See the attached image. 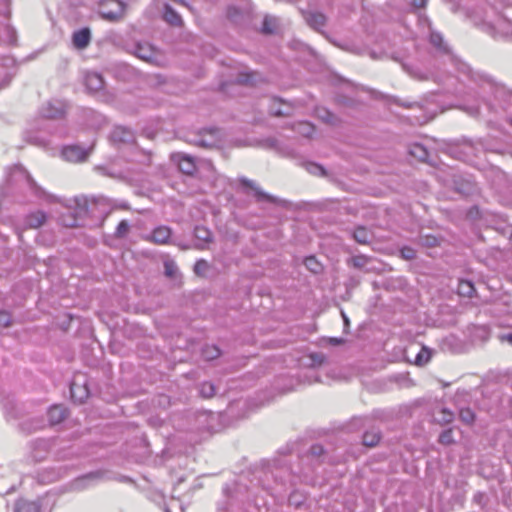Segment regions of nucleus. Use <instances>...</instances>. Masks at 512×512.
I'll return each mask as SVG.
<instances>
[{
  "label": "nucleus",
  "mask_w": 512,
  "mask_h": 512,
  "mask_svg": "<svg viewBox=\"0 0 512 512\" xmlns=\"http://www.w3.org/2000/svg\"><path fill=\"white\" fill-rule=\"evenodd\" d=\"M429 42L435 50V55L443 58L444 62L449 63L457 72L480 85H487L491 89L495 88V84L490 77L483 73L474 71L467 63L454 55L448 43L439 32L431 31Z\"/></svg>",
  "instance_id": "f257e3e1"
},
{
  "label": "nucleus",
  "mask_w": 512,
  "mask_h": 512,
  "mask_svg": "<svg viewBox=\"0 0 512 512\" xmlns=\"http://www.w3.org/2000/svg\"><path fill=\"white\" fill-rule=\"evenodd\" d=\"M76 204L81 215H91L101 219V222L108 216L111 211L110 204L106 198L100 197L88 201L86 198L76 199Z\"/></svg>",
  "instance_id": "f03ea898"
},
{
  "label": "nucleus",
  "mask_w": 512,
  "mask_h": 512,
  "mask_svg": "<svg viewBox=\"0 0 512 512\" xmlns=\"http://www.w3.org/2000/svg\"><path fill=\"white\" fill-rule=\"evenodd\" d=\"M239 183L244 188H248L253 191L255 200L258 203L268 202V203H272V204H275V205L281 206V207H287L289 204V202L287 200L281 199L279 197L273 196V195L265 192L255 181L250 180L246 177H240Z\"/></svg>",
  "instance_id": "7ed1b4c3"
},
{
  "label": "nucleus",
  "mask_w": 512,
  "mask_h": 512,
  "mask_svg": "<svg viewBox=\"0 0 512 512\" xmlns=\"http://www.w3.org/2000/svg\"><path fill=\"white\" fill-rule=\"evenodd\" d=\"M185 141L198 147L213 148L219 141V130L217 128H203L197 133L187 135Z\"/></svg>",
  "instance_id": "20e7f679"
},
{
  "label": "nucleus",
  "mask_w": 512,
  "mask_h": 512,
  "mask_svg": "<svg viewBox=\"0 0 512 512\" xmlns=\"http://www.w3.org/2000/svg\"><path fill=\"white\" fill-rule=\"evenodd\" d=\"M132 54H134L137 58L155 65H161V53L157 50L153 45L149 42H136L132 45L129 50Z\"/></svg>",
  "instance_id": "39448f33"
},
{
  "label": "nucleus",
  "mask_w": 512,
  "mask_h": 512,
  "mask_svg": "<svg viewBox=\"0 0 512 512\" xmlns=\"http://www.w3.org/2000/svg\"><path fill=\"white\" fill-rule=\"evenodd\" d=\"M125 4L120 0H102L99 3L98 12L101 18L117 22L124 16Z\"/></svg>",
  "instance_id": "423d86ee"
},
{
  "label": "nucleus",
  "mask_w": 512,
  "mask_h": 512,
  "mask_svg": "<svg viewBox=\"0 0 512 512\" xmlns=\"http://www.w3.org/2000/svg\"><path fill=\"white\" fill-rule=\"evenodd\" d=\"M53 446L52 439H35L29 444L28 459L33 463H39L45 460Z\"/></svg>",
  "instance_id": "0eeeda50"
},
{
  "label": "nucleus",
  "mask_w": 512,
  "mask_h": 512,
  "mask_svg": "<svg viewBox=\"0 0 512 512\" xmlns=\"http://www.w3.org/2000/svg\"><path fill=\"white\" fill-rule=\"evenodd\" d=\"M67 111V104L60 99H51L45 102L39 109L41 117L46 119H62Z\"/></svg>",
  "instance_id": "6e6552de"
},
{
  "label": "nucleus",
  "mask_w": 512,
  "mask_h": 512,
  "mask_svg": "<svg viewBox=\"0 0 512 512\" xmlns=\"http://www.w3.org/2000/svg\"><path fill=\"white\" fill-rule=\"evenodd\" d=\"M172 236V229L166 225L154 228L151 233L144 235L143 239L157 245L168 244Z\"/></svg>",
  "instance_id": "1a4fd4ad"
},
{
  "label": "nucleus",
  "mask_w": 512,
  "mask_h": 512,
  "mask_svg": "<svg viewBox=\"0 0 512 512\" xmlns=\"http://www.w3.org/2000/svg\"><path fill=\"white\" fill-rule=\"evenodd\" d=\"M114 145L131 144L135 141L134 132L125 126H115L109 136Z\"/></svg>",
  "instance_id": "9d476101"
},
{
  "label": "nucleus",
  "mask_w": 512,
  "mask_h": 512,
  "mask_svg": "<svg viewBox=\"0 0 512 512\" xmlns=\"http://www.w3.org/2000/svg\"><path fill=\"white\" fill-rule=\"evenodd\" d=\"M92 147L84 149L78 145L66 146L62 150V156L70 162H82L88 157Z\"/></svg>",
  "instance_id": "9b49d317"
},
{
  "label": "nucleus",
  "mask_w": 512,
  "mask_h": 512,
  "mask_svg": "<svg viewBox=\"0 0 512 512\" xmlns=\"http://www.w3.org/2000/svg\"><path fill=\"white\" fill-rule=\"evenodd\" d=\"M260 31L265 35L279 34L282 31L281 19L273 15H265Z\"/></svg>",
  "instance_id": "f8f14e48"
},
{
  "label": "nucleus",
  "mask_w": 512,
  "mask_h": 512,
  "mask_svg": "<svg viewBox=\"0 0 512 512\" xmlns=\"http://www.w3.org/2000/svg\"><path fill=\"white\" fill-rule=\"evenodd\" d=\"M402 68L405 72H407L412 78L419 80V81H428V80H434L438 81L437 78L434 76L433 73L428 71H423L420 67L402 63Z\"/></svg>",
  "instance_id": "ddd939ff"
},
{
  "label": "nucleus",
  "mask_w": 512,
  "mask_h": 512,
  "mask_svg": "<svg viewBox=\"0 0 512 512\" xmlns=\"http://www.w3.org/2000/svg\"><path fill=\"white\" fill-rule=\"evenodd\" d=\"M91 42V31L88 27L75 31L72 35V43L75 48L83 50L89 46Z\"/></svg>",
  "instance_id": "4468645a"
},
{
  "label": "nucleus",
  "mask_w": 512,
  "mask_h": 512,
  "mask_svg": "<svg viewBox=\"0 0 512 512\" xmlns=\"http://www.w3.org/2000/svg\"><path fill=\"white\" fill-rule=\"evenodd\" d=\"M174 161L177 162L179 170L187 175H193L196 171V164L194 159L186 154H177L174 156Z\"/></svg>",
  "instance_id": "2eb2a0df"
},
{
  "label": "nucleus",
  "mask_w": 512,
  "mask_h": 512,
  "mask_svg": "<svg viewBox=\"0 0 512 512\" xmlns=\"http://www.w3.org/2000/svg\"><path fill=\"white\" fill-rule=\"evenodd\" d=\"M284 104L282 99L273 97L271 99L270 105H269V113L273 116L277 117H288L292 115V107L285 104V109H282L281 106Z\"/></svg>",
  "instance_id": "dca6fc26"
},
{
  "label": "nucleus",
  "mask_w": 512,
  "mask_h": 512,
  "mask_svg": "<svg viewBox=\"0 0 512 512\" xmlns=\"http://www.w3.org/2000/svg\"><path fill=\"white\" fill-rule=\"evenodd\" d=\"M85 86L91 92H98L104 86V79L101 74L97 72H88L85 75Z\"/></svg>",
  "instance_id": "f3484780"
},
{
  "label": "nucleus",
  "mask_w": 512,
  "mask_h": 512,
  "mask_svg": "<svg viewBox=\"0 0 512 512\" xmlns=\"http://www.w3.org/2000/svg\"><path fill=\"white\" fill-rule=\"evenodd\" d=\"M71 398L74 402L83 403L89 396V391L85 384L80 385L76 380L70 384Z\"/></svg>",
  "instance_id": "a211bd4d"
},
{
  "label": "nucleus",
  "mask_w": 512,
  "mask_h": 512,
  "mask_svg": "<svg viewBox=\"0 0 512 512\" xmlns=\"http://www.w3.org/2000/svg\"><path fill=\"white\" fill-rule=\"evenodd\" d=\"M50 425L61 423L67 417V409L62 405H53L47 412Z\"/></svg>",
  "instance_id": "6ab92c4d"
},
{
  "label": "nucleus",
  "mask_w": 512,
  "mask_h": 512,
  "mask_svg": "<svg viewBox=\"0 0 512 512\" xmlns=\"http://www.w3.org/2000/svg\"><path fill=\"white\" fill-rule=\"evenodd\" d=\"M16 42V31L8 23H0V45H12Z\"/></svg>",
  "instance_id": "aec40b11"
},
{
  "label": "nucleus",
  "mask_w": 512,
  "mask_h": 512,
  "mask_svg": "<svg viewBox=\"0 0 512 512\" xmlns=\"http://www.w3.org/2000/svg\"><path fill=\"white\" fill-rule=\"evenodd\" d=\"M454 188L459 194L468 196L476 191V185L473 181L468 179H455Z\"/></svg>",
  "instance_id": "412c9836"
},
{
  "label": "nucleus",
  "mask_w": 512,
  "mask_h": 512,
  "mask_svg": "<svg viewBox=\"0 0 512 512\" xmlns=\"http://www.w3.org/2000/svg\"><path fill=\"white\" fill-rule=\"evenodd\" d=\"M306 21L310 27L319 31L326 24V16L320 12H310L306 15Z\"/></svg>",
  "instance_id": "4be33fe9"
},
{
  "label": "nucleus",
  "mask_w": 512,
  "mask_h": 512,
  "mask_svg": "<svg viewBox=\"0 0 512 512\" xmlns=\"http://www.w3.org/2000/svg\"><path fill=\"white\" fill-rule=\"evenodd\" d=\"M46 214L43 211H36L27 215L25 224L29 228H38L44 224Z\"/></svg>",
  "instance_id": "5701e85b"
},
{
  "label": "nucleus",
  "mask_w": 512,
  "mask_h": 512,
  "mask_svg": "<svg viewBox=\"0 0 512 512\" xmlns=\"http://www.w3.org/2000/svg\"><path fill=\"white\" fill-rule=\"evenodd\" d=\"M353 238L359 244H368L373 238V234L364 226L357 227L353 232Z\"/></svg>",
  "instance_id": "b1692460"
},
{
  "label": "nucleus",
  "mask_w": 512,
  "mask_h": 512,
  "mask_svg": "<svg viewBox=\"0 0 512 512\" xmlns=\"http://www.w3.org/2000/svg\"><path fill=\"white\" fill-rule=\"evenodd\" d=\"M164 20L173 25V26H181L182 25V19L181 16L168 4H165L164 6Z\"/></svg>",
  "instance_id": "393cba45"
},
{
  "label": "nucleus",
  "mask_w": 512,
  "mask_h": 512,
  "mask_svg": "<svg viewBox=\"0 0 512 512\" xmlns=\"http://www.w3.org/2000/svg\"><path fill=\"white\" fill-rule=\"evenodd\" d=\"M14 512H40V505L34 501L19 500L15 504Z\"/></svg>",
  "instance_id": "a878e982"
},
{
  "label": "nucleus",
  "mask_w": 512,
  "mask_h": 512,
  "mask_svg": "<svg viewBox=\"0 0 512 512\" xmlns=\"http://www.w3.org/2000/svg\"><path fill=\"white\" fill-rule=\"evenodd\" d=\"M457 292L460 296L471 298L476 290L474 284L469 280H459Z\"/></svg>",
  "instance_id": "bb28decb"
},
{
  "label": "nucleus",
  "mask_w": 512,
  "mask_h": 512,
  "mask_svg": "<svg viewBox=\"0 0 512 512\" xmlns=\"http://www.w3.org/2000/svg\"><path fill=\"white\" fill-rule=\"evenodd\" d=\"M409 153L419 161H426L428 158V150L419 143H414L409 147Z\"/></svg>",
  "instance_id": "cd10ccee"
},
{
  "label": "nucleus",
  "mask_w": 512,
  "mask_h": 512,
  "mask_svg": "<svg viewBox=\"0 0 512 512\" xmlns=\"http://www.w3.org/2000/svg\"><path fill=\"white\" fill-rule=\"evenodd\" d=\"M380 438V432L378 430L372 429L370 431H366L363 434L362 443L367 447H374L378 444Z\"/></svg>",
  "instance_id": "c85d7f7f"
},
{
  "label": "nucleus",
  "mask_w": 512,
  "mask_h": 512,
  "mask_svg": "<svg viewBox=\"0 0 512 512\" xmlns=\"http://www.w3.org/2000/svg\"><path fill=\"white\" fill-rule=\"evenodd\" d=\"M431 356H432L431 349H429L426 346H422L420 351L416 354L413 363L417 366L422 367L430 361Z\"/></svg>",
  "instance_id": "c756f323"
},
{
  "label": "nucleus",
  "mask_w": 512,
  "mask_h": 512,
  "mask_svg": "<svg viewBox=\"0 0 512 512\" xmlns=\"http://www.w3.org/2000/svg\"><path fill=\"white\" fill-rule=\"evenodd\" d=\"M194 236L197 240L202 241L204 243H209L212 241V233L205 226H196L194 229Z\"/></svg>",
  "instance_id": "7c9ffc66"
},
{
  "label": "nucleus",
  "mask_w": 512,
  "mask_h": 512,
  "mask_svg": "<svg viewBox=\"0 0 512 512\" xmlns=\"http://www.w3.org/2000/svg\"><path fill=\"white\" fill-rule=\"evenodd\" d=\"M201 354L205 360L211 361L218 358L221 354V351L216 345H205L202 348Z\"/></svg>",
  "instance_id": "2f4dec72"
},
{
  "label": "nucleus",
  "mask_w": 512,
  "mask_h": 512,
  "mask_svg": "<svg viewBox=\"0 0 512 512\" xmlns=\"http://www.w3.org/2000/svg\"><path fill=\"white\" fill-rule=\"evenodd\" d=\"M305 267L313 274L321 273L323 266L315 256H308L304 259Z\"/></svg>",
  "instance_id": "473e14b6"
},
{
  "label": "nucleus",
  "mask_w": 512,
  "mask_h": 512,
  "mask_svg": "<svg viewBox=\"0 0 512 512\" xmlns=\"http://www.w3.org/2000/svg\"><path fill=\"white\" fill-rule=\"evenodd\" d=\"M459 418L467 425H472L475 421V413L468 407H459Z\"/></svg>",
  "instance_id": "72a5a7b5"
},
{
  "label": "nucleus",
  "mask_w": 512,
  "mask_h": 512,
  "mask_svg": "<svg viewBox=\"0 0 512 512\" xmlns=\"http://www.w3.org/2000/svg\"><path fill=\"white\" fill-rule=\"evenodd\" d=\"M308 360H309V362L307 363V366L309 368L314 369V368L321 366L325 362L326 357L321 352H315V353L309 354Z\"/></svg>",
  "instance_id": "f704fd0d"
},
{
  "label": "nucleus",
  "mask_w": 512,
  "mask_h": 512,
  "mask_svg": "<svg viewBox=\"0 0 512 512\" xmlns=\"http://www.w3.org/2000/svg\"><path fill=\"white\" fill-rule=\"evenodd\" d=\"M418 242L420 245H422L424 247L432 248V247H436L439 245L440 239L438 237H436L435 235L427 234V235H420Z\"/></svg>",
  "instance_id": "c9c22d12"
},
{
  "label": "nucleus",
  "mask_w": 512,
  "mask_h": 512,
  "mask_svg": "<svg viewBox=\"0 0 512 512\" xmlns=\"http://www.w3.org/2000/svg\"><path fill=\"white\" fill-rule=\"evenodd\" d=\"M303 166L306 169V171L309 172L312 175H316V176H325L326 175L325 168L322 165L318 164V163H315V162H305L303 164Z\"/></svg>",
  "instance_id": "e433bc0d"
},
{
  "label": "nucleus",
  "mask_w": 512,
  "mask_h": 512,
  "mask_svg": "<svg viewBox=\"0 0 512 512\" xmlns=\"http://www.w3.org/2000/svg\"><path fill=\"white\" fill-rule=\"evenodd\" d=\"M294 129L300 133L301 135H303L304 137H311L313 132H314V126L309 123V122H306V121H303V122H299L296 124V126L294 127Z\"/></svg>",
  "instance_id": "4c0bfd02"
},
{
  "label": "nucleus",
  "mask_w": 512,
  "mask_h": 512,
  "mask_svg": "<svg viewBox=\"0 0 512 512\" xmlns=\"http://www.w3.org/2000/svg\"><path fill=\"white\" fill-rule=\"evenodd\" d=\"M199 393L203 398H211L216 393V387L211 382H203L200 384Z\"/></svg>",
  "instance_id": "58836bf2"
},
{
  "label": "nucleus",
  "mask_w": 512,
  "mask_h": 512,
  "mask_svg": "<svg viewBox=\"0 0 512 512\" xmlns=\"http://www.w3.org/2000/svg\"><path fill=\"white\" fill-rule=\"evenodd\" d=\"M130 230V224L127 220H122L116 227L114 236L118 239L125 238Z\"/></svg>",
  "instance_id": "ea45409f"
},
{
  "label": "nucleus",
  "mask_w": 512,
  "mask_h": 512,
  "mask_svg": "<svg viewBox=\"0 0 512 512\" xmlns=\"http://www.w3.org/2000/svg\"><path fill=\"white\" fill-rule=\"evenodd\" d=\"M227 17L234 23H240L243 18L242 10L235 6H229L227 9Z\"/></svg>",
  "instance_id": "a19ab883"
},
{
  "label": "nucleus",
  "mask_w": 512,
  "mask_h": 512,
  "mask_svg": "<svg viewBox=\"0 0 512 512\" xmlns=\"http://www.w3.org/2000/svg\"><path fill=\"white\" fill-rule=\"evenodd\" d=\"M454 420V413L448 408H442L439 411L437 421L440 424H449Z\"/></svg>",
  "instance_id": "79ce46f5"
},
{
  "label": "nucleus",
  "mask_w": 512,
  "mask_h": 512,
  "mask_svg": "<svg viewBox=\"0 0 512 512\" xmlns=\"http://www.w3.org/2000/svg\"><path fill=\"white\" fill-rule=\"evenodd\" d=\"M164 272L165 275L169 278L175 277L178 272L176 263L173 260L164 261Z\"/></svg>",
  "instance_id": "37998d69"
},
{
  "label": "nucleus",
  "mask_w": 512,
  "mask_h": 512,
  "mask_svg": "<svg viewBox=\"0 0 512 512\" xmlns=\"http://www.w3.org/2000/svg\"><path fill=\"white\" fill-rule=\"evenodd\" d=\"M438 441H439V443H441L443 445H450V444L454 443L452 429L449 428V429L442 431L441 434L439 435Z\"/></svg>",
  "instance_id": "c03bdc74"
},
{
  "label": "nucleus",
  "mask_w": 512,
  "mask_h": 512,
  "mask_svg": "<svg viewBox=\"0 0 512 512\" xmlns=\"http://www.w3.org/2000/svg\"><path fill=\"white\" fill-rule=\"evenodd\" d=\"M94 478H96V474L89 473L80 478H77L74 482V486L78 489H83L87 486V482H89L90 480H92Z\"/></svg>",
  "instance_id": "a18cd8bd"
},
{
  "label": "nucleus",
  "mask_w": 512,
  "mask_h": 512,
  "mask_svg": "<svg viewBox=\"0 0 512 512\" xmlns=\"http://www.w3.org/2000/svg\"><path fill=\"white\" fill-rule=\"evenodd\" d=\"M400 255L404 260H413L416 258V251L410 246H404L400 249Z\"/></svg>",
  "instance_id": "49530a36"
},
{
  "label": "nucleus",
  "mask_w": 512,
  "mask_h": 512,
  "mask_svg": "<svg viewBox=\"0 0 512 512\" xmlns=\"http://www.w3.org/2000/svg\"><path fill=\"white\" fill-rule=\"evenodd\" d=\"M12 79V74L0 67V89L6 87Z\"/></svg>",
  "instance_id": "de8ad7c7"
},
{
  "label": "nucleus",
  "mask_w": 512,
  "mask_h": 512,
  "mask_svg": "<svg viewBox=\"0 0 512 512\" xmlns=\"http://www.w3.org/2000/svg\"><path fill=\"white\" fill-rule=\"evenodd\" d=\"M208 268V263L204 259L197 260L194 265V272L197 275H202Z\"/></svg>",
  "instance_id": "09e8293b"
},
{
  "label": "nucleus",
  "mask_w": 512,
  "mask_h": 512,
  "mask_svg": "<svg viewBox=\"0 0 512 512\" xmlns=\"http://www.w3.org/2000/svg\"><path fill=\"white\" fill-rule=\"evenodd\" d=\"M95 169L99 171L102 175L109 176L112 178H121L120 173L113 172L109 167L96 166Z\"/></svg>",
  "instance_id": "8fccbe9b"
},
{
  "label": "nucleus",
  "mask_w": 512,
  "mask_h": 512,
  "mask_svg": "<svg viewBox=\"0 0 512 512\" xmlns=\"http://www.w3.org/2000/svg\"><path fill=\"white\" fill-rule=\"evenodd\" d=\"M367 261V257L363 255H358L351 258L352 265L355 268H362L363 266L366 265Z\"/></svg>",
  "instance_id": "3c124183"
},
{
  "label": "nucleus",
  "mask_w": 512,
  "mask_h": 512,
  "mask_svg": "<svg viewBox=\"0 0 512 512\" xmlns=\"http://www.w3.org/2000/svg\"><path fill=\"white\" fill-rule=\"evenodd\" d=\"M319 117L322 118L327 123H334L335 116L329 110L321 109L318 111Z\"/></svg>",
  "instance_id": "603ef678"
},
{
  "label": "nucleus",
  "mask_w": 512,
  "mask_h": 512,
  "mask_svg": "<svg viewBox=\"0 0 512 512\" xmlns=\"http://www.w3.org/2000/svg\"><path fill=\"white\" fill-rule=\"evenodd\" d=\"M11 324V315L7 311H0V327H8Z\"/></svg>",
  "instance_id": "864d4df0"
},
{
  "label": "nucleus",
  "mask_w": 512,
  "mask_h": 512,
  "mask_svg": "<svg viewBox=\"0 0 512 512\" xmlns=\"http://www.w3.org/2000/svg\"><path fill=\"white\" fill-rule=\"evenodd\" d=\"M62 224L66 227H76L79 226V220L75 216H69L68 218H62Z\"/></svg>",
  "instance_id": "5fc2aeb1"
},
{
  "label": "nucleus",
  "mask_w": 512,
  "mask_h": 512,
  "mask_svg": "<svg viewBox=\"0 0 512 512\" xmlns=\"http://www.w3.org/2000/svg\"><path fill=\"white\" fill-rule=\"evenodd\" d=\"M27 423L22 424L23 430L27 431L28 433H31L37 429H41L44 427V421L43 420H35V425L33 427H28Z\"/></svg>",
  "instance_id": "6e6d98bb"
},
{
  "label": "nucleus",
  "mask_w": 512,
  "mask_h": 512,
  "mask_svg": "<svg viewBox=\"0 0 512 512\" xmlns=\"http://www.w3.org/2000/svg\"><path fill=\"white\" fill-rule=\"evenodd\" d=\"M309 452L311 456L318 458L324 454V448L322 445L315 444L311 446Z\"/></svg>",
  "instance_id": "4d7b16f0"
},
{
  "label": "nucleus",
  "mask_w": 512,
  "mask_h": 512,
  "mask_svg": "<svg viewBox=\"0 0 512 512\" xmlns=\"http://www.w3.org/2000/svg\"><path fill=\"white\" fill-rule=\"evenodd\" d=\"M254 76L255 75L253 73L240 74L238 77V81L244 84H253L255 81Z\"/></svg>",
  "instance_id": "13d9d810"
},
{
  "label": "nucleus",
  "mask_w": 512,
  "mask_h": 512,
  "mask_svg": "<svg viewBox=\"0 0 512 512\" xmlns=\"http://www.w3.org/2000/svg\"><path fill=\"white\" fill-rule=\"evenodd\" d=\"M305 378L308 384L320 382L319 377L315 375V372L313 370H309L308 373L305 374Z\"/></svg>",
  "instance_id": "bf43d9fd"
},
{
  "label": "nucleus",
  "mask_w": 512,
  "mask_h": 512,
  "mask_svg": "<svg viewBox=\"0 0 512 512\" xmlns=\"http://www.w3.org/2000/svg\"><path fill=\"white\" fill-rule=\"evenodd\" d=\"M28 141L34 145H37V146H46L47 145V142L45 139L43 138H40V137H32V136H29L28 138Z\"/></svg>",
  "instance_id": "052dcab7"
},
{
  "label": "nucleus",
  "mask_w": 512,
  "mask_h": 512,
  "mask_svg": "<svg viewBox=\"0 0 512 512\" xmlns=\"http://www.w3.org/2000/svg\"><path fill=\"white\" fill-rule=\"evenodd\" d=\"M485 498V494L482 493V492H477L474 496H473V501L481 506L484 505L483 503V500Z\"/></svg>",
  "instance_id": "680f3d73"
},
{
  "label": "nucleus",
  "mask_w": 512,
  "mask_h": 512,
  "mask_svg": "<svg viewBox=\"0 0 512 512\" xmlns=\"http://www.w3.org/2000/svg\"><path fill=\"white\" fill-rule=\"evenodd\" d=\"M408 1L415 8H423L427 2V0H408Z\"/></svg>",
  "instance_id": "e2e57ef3"
},
{
  "label": "nucleus",
  "mask_w": 512,
  "mask_h": 512,
  "mask_svg": "<svg viewBox=\"0 0 512 512\" xmlns=\"http://www.w3.org/2000/svg\"><path fill=\"white\" fill-rule=\"evenodd\" d=\"M500 340L512 345V332L500 335Z\"/></svg>",
  "instance_id": "0e129e2a"
},
{
  "label": "nucleus",
  "mask_w": 512,
  "mask_h": 512,
  "mask_svg": "<svg viewBox=\"0 0 512 512\" xmlns=\"http://www.w3.org/2000/svg\"><path fill=\"white\" fill-rule=\"evenodd\" d=\"M5 2V9L1 11L2 14H4L7 18L10 16V0H4Z\"/></svg>",
  "instance_id": "69168bd1"
},
{
  "label": "nucleus",
  "mask_w": 512,
  "mask_h": 512,
  "mask_svg": "<svg viewBox=\"0 0 512 512\" xmlns=\"http://www.w3.org/2000/svg\"><path fill=\"white\" fill-rule=\"evenodd\" d=\"M394 102L399 105V106H403L405 108H411L414 104L413 103H408V102H402L400 101L399 99H395Z\"/></svg>",
  "instance_id": "338daca9"
},
{
  "label": "nucleus",
  "mask_w": 512,
  "mask_h": 512,
  "mask_svg": "<svg viewBox=\"0 0 512 512\" xmlns=\"http://www.w3.org/2000/svg\"><path fill=\"white\" fill-rule=\"evenodd\" d=\"M330 342L333 345H340V344L343 343V339H341V338H330Z\"/></svg>",
  "instance_id": "774afa93"
}]
</instances>
